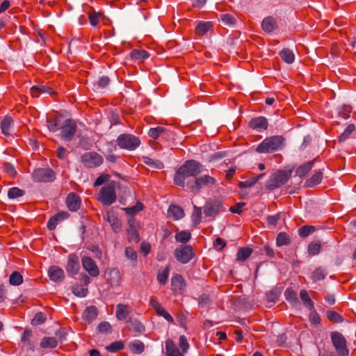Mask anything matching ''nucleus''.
I'll use <instances>...</instances> for the list:
<instances>
[{
	"label": "nucleus",
	"instance_id": "obj_36",
	"mask_svg": "<svg viewBox=\"0 0 356 356\" xmlns=\"http://www.w3.org/2000/svg\"><path fill=\"white\" fill-rule=\"evenodd\" d=\"M280 56L284 62L289 64L293 63L295 60V55L293 52L288 48L282 49L280 52Z\"/></svg>",
	"mask_w": 356,
	"mask_h": 356
},
{
	"label": "nucleus",
	"instance_id": "obj_9",
	"mask_svg": "<svg viewBox=\"0 0 356 356\" xmlns=\"http://www.w3.org/2000/svg\"><path fill=\"white\" fill-rule=\"evenodd\" d=\"M81 163L87 168H97L102 164L103 157L95 152H88L82 154Z\"/></svg>",
	"mask_w": 356,
	"mask_h": 356
},
{
	"label": "nucleus",
	"instance_id": "obj_37",
	"mask_svg": "<svg viewBox=\"0 0 356 356\" xmlns=\"http://www.w3.org/2000/svg\"><path fill=\"white\" fill-rule=\"evenodd\" d=\"M212 23L211 22H200L195 28V33L198 35L206 34L211 29Z\"/></svg>",
	"mask_w": 356,
	"mask_h": 356
},
{
	"label": "nucleus",
	"instance_id": "obj_33",
	"mask_svg": "<svg viewBox=\"0 0 356 356\" xmlns=\"http://www.w3.org/2000/svg\"><path fill=\"white\" fill-rule=\"evenodd\" d=\"M47 127L49 131L52 132H56L59 129L60 126V118L58 116L49 117L47 119Z\"/></svg>",
	"mask_w": 356,
	"mask_h": 356
},
{
	"label": "nucleus",
	"instance_id": "obj_26",
	"mask_svg": "<svg viewBox=\"0 0 356 356\" xmlns=\"http://www.w3.org/2000/svg\"><path fill=\"white\" fill-rule=\"evenodd\" d=\"M54 93L52 88L47 86L37 85L31 88V95L33 97H38L42 94L53 95Z\"/></svg>",
	"mask_w": 356,
	"mask_h": 356
},
{
	"label": "nucleus",
	"instance_id": "obj_21",
	"mask_svg": "<svg viewBox=\"0 0 356 356\" xmlns=\"http://www.w3.org/2000/svg\"><path fill=\"white\" fill-rule=\"evenodd\" d=\"M249 126L258 131H262L267 129L268 121L264 117L255 118L250 120Z\"/></svg>",
	"mask_w": 356,
	"mask_h": 356
},
{
	"label": "nucleus",
	"instance_id": "obj_18",
	"mask_svg": "<svg viewBox=\"0 0 356 356\" xmlns=\"http://www.w3.org/2000/svg\"><path fill=\"white\" fill-rule=\"evenodd\" d=\"M148 135L153 139H157L159 138L167 139L172 135V133L169 132L167 129L163 127H156L151 128L148 131Z\"/></svg>",
	"mask_w": 356,
	"mask_h": 356
},
{
	"label": "nucleus",
	"instance_id": "obj_6",
	"mask_svg": "<svg viewBox=\"0 0 356 356\" xmlns=\"http://www.w3.org/2000/svg\"><path fill=\"white\" fill-rule=\"evenodd\" d=\"M116 141L120 147L128 150H134L140 144V140L138 138L127 134L120 135Z\"/></svg>",
	"mask_w": 356,
	"mask_h": 356
},
{
	"label": "nucleus",
	"instance_id": "obj_13",
	"mask_svg": "<svg viewBox=\"0 0 356 356\" xmlns=\"http://www.w3.org/2000/svg\"><path fill=\"white\" fill-rule=\"evenodd\" d=\"M224 211L222 202L219 200H213L205 204L204 213L207 216L214 217Z\"/></svg>",
	"mask_w": 356,
	"mask_h": 356
},
{
	"label": "nucleus",
	"instance_id": "obj_50",
	"mask_svg": "<svg viewBox=\"0 0 356 356\" xmlns=\"http://www.w3.org/2000/svg\"><path fill=\"white\" fill-rule=\"evenodd\" d=\"M202 219V209L197 206L193 207V211L191 215V220L194 225H197L200 223Z\"/></svg>",
	"mask_w": 356,
	"mask_h": 356
},
{
	"label": "nucleus",
	"instance_id": "obj_8",
	"mask_svg": "<svg viewBox=\"0 0 356 356\" xmlns=\"http://www.w3.org/2000/svg\"><path fill=\"white\" fill-rule=\"evenodd\" d=\"M194 257V250L188 245H180L175 250V257L182 264L188 263Z\"/></svg>",
	"mask_w": 356,
	"mask_h": 356
},
{
	"label": "nucleus",
	"instance_id": "obj_56",
	"mask_svg": "<svg viewBox=\"0 0 356 356\" xmlns=\"http://www.w3.org/2000/svg\"><path fill=\"white\" fill-rule=\"evenodd\" d=\"M326 316L330 321L334 323H341L343 321V317L334 311H327Z\"/></svg>",
	"mask_w": 356,
	"mask_h": 356
},
{
	"label": "nucleus",
	"instance_id": "obj_1",
	"mask_svg": "<svg viewBox=\"0 0 356 356\" xmlns=\"http://www.w3.org/2000/svg\"><path fill=\"white\" fill-rule=\"evenodd\" d=\"M201 172V164L199 162L194 160L187 161L176 172L174 181L177 186H184L186 178L195 177Z\"/></svg>",
	"mask_w": 356,
	"mask_h": 356
},
{
	"label": "nucleus",
	"instance_id": "obj_54",
	"mask_svg": "<svg viewBox=\"0 0 356 356\" xmlns=\"http://www.w3.org/2000/svg\"><path fill=\"white\" fill-rule=\"evenodd\" d=\"M321 250V245L318 243H310L308 245V253L310 256L318 254Z\"/></svg>",
	"mask_w": 356,
	"mask_h": 356
},
{
	"label": "nucleus",
	"instance_id": "obj_15",
	"mask_svg": "<svg viewBox=\"0 0 356 356\" xmlns=\"http://www.w3.org/2000/svg\"><path fill=\"white\" fill-rule=\"evenodd\" d=\"M66 271L70 275H76L79 270L80 265L79 258L74 254H70L67 258Z\"/></svg>",
	"mask_w": 356,
	"mask_h": 356
},
{
	"label": "nucleus",
	"instance_id": "obj_45",
	"mask_svg": "<svg viewBox=\"0 0 356 356\" xmlns=\"http://www.w3.org/2000/svg\"><path fill=\"white\" fill-rule=\"evenodd\" d=\"M131 350L135 354H140L144 351V343L140 340H134L130 343Z\"/></svg>",
	"mask_w": 356,
	"mask_h": 356
},
{
	"label": "nucleus",
	"instance_id": "obj_24",
	"mask_svg": "<svg viewBox=\"0 0 356 356\" xmlns=\"http://www.w3.org/2000/svg\"><path fill=\"white\" fill-rule=\"evenodd\" d=\"M184 280L181 275L177 274L172 277L171 288L175 293H181L184 289Z\"/></svg>",
	"mask_w": 356,
	"mask_h": 356
},
{
	"label": "nucleus",
	"instance_id": "obj_28",
	"mask_svg": "<svg viewBox=\"0 0 356 356\" xmlns=\"http://www.w3.org/2000/svg\"><path fill=\"white\" fill-rule=\"evenodd\" d=\"M67 217L68 213L67 212H60L51 217L47 222L48 229L49 230H54L60 222L67 218Z\"/></svg>",
	"mask_w": 356,
	"mask_h": 356
},
{
	"label": "nucleus",
	"instance_id": "obj_20",
	"mask_svg": "<svg viewBox=\"0 0 356 356\" xmlns=\"http://www.w3.org/2000/svg\"><path fill=\"white\" fill-rule=\"evenodd\" d=\"M166 356H184V353L177 347L175 342L168 339L165 342Z\"/></svg>",
	"mask_w": 356,
	"mask_h": 356
},
{
	"label": "nucleus",
	"instance_id": "obj_30",
	"mask_svg": "<svg viewBox=\"0 0 356 356\" xmlns=\"http://www.w3.org/2000/svg\"><path fill=\"white\" fill-rule=\"evenodd\" d=\"M13 126V120L10 117H5L1 122L0 127L1 133L6 136H9L10 135L11 129Z\"/></svg>",
	"mask_w": 356,
	"mask_h": 356
},
{
	"label": "nucleus",
	"instance_id": "obj_58",
	"mask_svg": "<svg viewBox=\"0 0 356 356\" xmlns=\"http://www.w3.org/2000/svg\"><path fill=\"white\" fill-rule=\"evenodd\" d=\"M286 299L293 304L298 303L297 294L292 289H287L284 292Z\"/></svg>",
	"mask_w": 356,
	"mask_h": 356
},
{
	"label": "nucleus",
	"instance_id": "obj_62",
	"mask_svg": "<svg viewBox=\"0 0 356 356\" xmlns=\"http://www.w3.org/2000/svg\"><path fill=\"white\" fill-rule=\"evenodd\" d=\"M220 19L225 25H232L235 23L234 17L230 14H222Z\"/></svg>",
	"mask_w": 356,
	"mask_h": 356
},
{
	"label": "nucleus",
	"instance_id": "obj_22",
	"mask_svg": "<svg viewBox=\"0 0 356 356\" xmlns=\"http://www.w3.org/2000/svg\"><path fill=\"white\" fill-rule=\"evenodd\" d=\"M110 224L113 231L115 233L119 232L122 229L120 220L117 218L113 212H108L104 217Z\"/></svg>",
	"mask_w": 356,
	"mask_h": 356
},
{
	"label": "nucleus",
	"instance_id": "obj_34",
	"mask_svg": "<svg viewBox=\"0 0 356 356\" xmlns=\"http://www.w3.org/2000/svg\"><path fill=\"white\" fill-rule=\"evenodd\" d=\"M168 215L175 220H179L184 216V210L178 206L171 205L168 209Z\"/></svg>",
	"mask_w": 356,
	"mask_h": 356
},
{
	"label": "nucleus",
	"instance_id": "obj_61",
	"mask_svg": "<svg viewBox=\"0 0 356 356\" xmlns=\"http://www.w3.org/2000/svg\"><path fill=\"white\" fill-rule=\"evenodd\" d=\"M131 328L138 333H142L145 331V327L143 325L137 320L130 321Z\"/></svg>",
	"mask_w": 356,
	"mask_h": 356
},
{
	"label": "nucleus",
	"instance_id": "obj_49",
	"mask_svg": "<svg viewBox=\"0 0 356 356\" xmlns=\"http://www.w3.org/2000/svg\"><path fill=\"white\" fill-rule=\"evenodd\" d=\"M355 127L353 124H349L344 131L339 136V141L343 143L349 138L350 136L355 131Z\"/></svg>",
	"mask_w": 356,
	"mask_h": 356
},
{
	"label": "nucleus",
	"instance_id": "obj_3",
	"mask_svg": "<svg viewBox=\"0 0 356 356\" xmlns=\"http://www.w3.org/2000/svg\"><path fill=\"white\" fill-rule=\"evenodd\" d=\"M291 172L288 170H278L273 173L268 181L266 187L270 190H274L284 185L291 177Z\"/></svg>",
	"mask_w": 356,
	"mask_h": 356
},
{
	"label": "nucleus",
	"instance_id": "obj_2",
	"mask_svg": "<svg viewBox=\"0 0 356 356\" xmlns=\"http://www.w3.org/2000/svg\"><path fill=\"white\" fill-rule=\"evenodd\" d=\"M284 138L281 136H273L264 139L257 147L259 153H271L281 149Z\"/></svg>",
	"mask_w": 356,
	"mask_h": 356
},
{
	"label": "nucleus",
	"instance_id": "obj_41",
	"mask_svg": "<svg viewBox=\"0 0 356 356\" xmlns=\"http://www.w3.org/2000/svg\"><path fill=\"white\" fill-rule=\"evenodd\" d=\"M264 173L260 174L259 175L252 177L245 181H241L239 183V186L241 188H250L257 181H259V180H260L264 176Z\"/></svg>",
	"mask_w": 356,
	"mask_h": 356
},
{
	"label": "nucleus",
	"instance_id": "obj_52",
	"mask_svg": "<svg viewBox=\"0 0 356 356\" xmlns=\"http://www.w3.org/2000/svg\"><path fill=\"white\" fill-rule=\"evenodd\" d=\"M315 227L312 225H304L298 229V234L300 237L305 238L315 231Z\"/></svg>",
	"mask_w": 356,
	"mask_h": 356
},
{
	"label": "nucleus",
	"instance_id": "obj_11",
	"mask_svg": "<svg viewBox=\"0 0 356 356\" xmlns=\"http://www.w3.org/2000/svg\"><path fill=\"white\" fill-rule=\"evenodd\" d=\"M76 131V124L72 120H67L60 127V138L65 140H71Z\"/></svg>",
	"mask_w": 356,
	"mask_h": 356
},
{
	"label": "nucleus",
	"instance_id": "obj_47",
	"mask_svg": "<svg viewBox=\"0 0 356 356\" xmlns=\"http://www.w3.org/2000/svg\"><path fill=\"white\" fill-rule=\"evenodd\" d=\"M169 275V268L166 267L165 269H159L157 273V280L159 282L164 285L166 284Z\"/></svg>",
	"mask_w": 356,
	"mask_h": 356
},
{
	"label": "nucleus",
	"instance_id": "obj_40",
	"mask_svg": "<svg viewBox=\"0 0 356 356\" xmlns=\"http://www.w3.org/2000/svg\"><path fill=\"white\" fill-rule=\"evenodd\" d=\"M175 241L181 243H186L191 238V234L188 231H181L175 235Z\"/></svg>",
	"mask_w": 356,
	"mask_h": 356
},
{
	"label": "nucleus",
	"instance_id": "obj_60",
	"mask_svg": "<svg viewBox=\"0 0 356 356\" xmlns=\"http://www.w3.org/2000/svg\"><path fill=\"white\" fill-rule=\"evenodd\" d=\"M97 330L101 333H111L112 327L108 322L104 321L98 325Z\"/></svg>",
	"mask_w": 356,
	"mask_h": 356
},
{
	"label": "nucleus",
	"instance_id": "obj_19",
	"mask_svg": "<svg viewBox=\"0 0 356 356\" xmlns=\"http://www.w3.org/2000/svg\"><path fill=\"white\" fill-rule=\"evenodd\" d=\"M151 306L156 310L158 315L163 316L167 321L173 322V318L168 314L155 298H152L149 300Z\"/></svg>",
	"mask_w": 356,
	"mask_h": 356
},
{
	"label": "nucleus",
	"instance_id": "obj_31",
	"mask_svg": "<svg viewBox=\"0 0 356 356\" xmlns=\"http://www.w3.org/2000/svg\"><path fill=\"white\" fill-rule=\"evenodd\" d=\"M316 159L300 165L296 170V174L300 177H305L313 168Z\"/></svg>",
	"mask_w": 356,
	"mask_h": 356
},
{
	"label": "nucleus",
	"instance_id": "obj_10",
	"mask_svg": "<svg viewBox=\"0 0 356 356\" xmlns=\"http://www.w3.org/2000/svg\"><path fill=\"white\" fill-rule=\"evenodd\" d=\"M32 177L37 182H49L54 179L55 175L49 168H38L33 172Z\"/></svg>",
	"mask_w": 356,
	"mask_h": 356
},
{
	"label": "nucleus",
	"instance_id": "obj_55",
	"mask_svg": "<svg viewBox=\"0 0 356 356\" xmlns=\"http://www.w3.org/2000/svg\"><path fill=\"white\" fill-rule=\"evenodd\" d=\"M24 195V191L17 187H13L8 191V196L10 199H15Z\"/></svg>",
	"mask_w": 356,
	"mask_h": 356
},
{
	"label": "nucleus",
	"instance_id": "obj_27",
	"mask_svg": "<svg viewBox=\"0 0 356 356\" xmlns=\"http://www.w3.org/2000/svg\"><path fill=\"white\" fill-rule=\"evenodd\" d=\"M323 172L321 170H318L306 181L305 182V186L307 188H312L318 185L323 179Z\"/></svg>",
	"mask_w": 356,
	"mask_h": 356
},
{
	"label": "nucleus",
	"instance_id": "obj_23",
	"mask_svg": "<svg viewBox=\"0 0 356 356\" xmlns=\"http://www.w3.org/2000/svg\"><path fill=\"white\" fill-rule=\"evenodd\" d=\"M48 275L51 280L58 282L63 280L65 277L63 270L56 266H51L48 270Z\"/></svg>",
	"mask_w": 356,
	"mask_h": 356
},
{
	"label": "nucleus",
	"instance_id": "obj_14",
	"mask_svg": "<svg viewBox=\"0 0 356 356\" xmlns=\"http://www.w3.org/2000/svg\"><path fill=\"white\" fill-rule=\"evenodd\" d=\"M82 266L85 270L92 277H97L99 274V268L95 261L89 257H83L81 259Z\"/></svg>",
	"mask_w": 356,
	"mask_h": 356
},
{
	"label": "nucleus",
	"instance_id": "obj_32",
	"mask_svg": "<svg viewBox=\"0 0 356 356\" xmlns=\"http://www.w3.org/2000/svg\"><path fill=\"white\" fill-rule=\"evenodd\" d=\"M97 316V309L95 306L88 307L82 314V318L88 322H91Z\"/></svg>",
	"mask_w": 356,
	"mask_h": 356
},
{
	"label": "nucleus",
	"instance_id": "obj_51",
	"mask_svg": "<svg viewBox=\"0 0 356 356\" xmlns=\"http://www.w3.org/2000/svg\"><path fill=\"white\" fill-rule=\"evenodd\" d=\"M9 282L11 285L18 286L23 282V277L19 273L15 271L10 275Z\"/></svg>",
	"mask_w": 356,
	"mask_h": 356
},
{
	"label": "nucleus",
	"instance_id": "obj_12",
	"mask_svg": "<svg viewBox=\"0 0 356 356\" xmlns=\"http://www.w3.org/2000/svg\"><path fill=\"white\" fill-rule=\"evenodd\" d=\"M90 282V277L86 274L81 275V285L76 284L72 287V293L77 297H86L88 293V285Z\"/></svg>",
	"mask_w": 356,
	"mask_h": 356
},
{
	"label": "nucleus",
	"instance_id": "obj_59",
	"mask_svg": "<svg viewBox=\"0 0 356 356\" xmlns=\"http://www.w3.org/2000/svg\"><path fill=\"white\" fill-rule=\"evenodd\" d=\"M179 348L184 353H187L189 349V343L186 337L184 335H181L179 339Z\"/></svg>",
	"mask_w": 356,
	"mask_h": 356
},
{
	"label": "nucleus",
	"instance_id": "obj_44",
	"mask_svg": "<svg viewBox=\"0 0 356 356\" xmlns=\"http://www.w3.org/2000/svg\"><path fill=\"white\" fill-rule=\"evenodd\" d=\"M130 56L135 60H144L147 58L149 54L143 49H134L131 51Z\"/></svg>",
	"mask_w": 356,
	"mask_h": 356
},
{
	"label": "nucleus",
	"instance_id": "obj_53",
	"mask_svg": "<svg viewBox=\"0 0 356 356\" xmlns=\"http://www.w3.org/2000/svg\"><path fill=\"white\" fill-rule=\"evenodd\" d=\"M143 161L145 164L157 169H161L163 168V163L162 162L159 161H154L148 156H143Z\"/></svg>",
	"mask_w": 356,
	"mask_h": 356
},
{
	"label": "nucleus",
	"instance_id": "obj_35",
	"mask_svg": "<svg viewBox=\"0 0 356 356\" xmlns=\"http://www.w3.org/2000/svg\"><path fill=\"white\" fill-rule=\"evenodd\" d=\"M327 275V273L325 268L318 267L312 273L311 278L313 282H316L324 280Z\"/></svg>",
	"mask_w": 356,
	"mask_h": 356
},
{
	"label": "nucleus",
	"instance_id": "obj_42",
	"mask_svg": "<svg viewBox=\"0 0 356 356\" xmlns=\"http://www.w3.org/2000/svg\"><path fill=\"white\" fill-rule=\"evenodd\" d=\"M57 345V340L54 337H44L40 342V346L43 348H54Z\"/></svg>",
	"mask_w": 356,
	"mask_h": 356
},
{
	"label": "nucleus",
	"instance_id": "obj_38",
	"mask_svg": "<svg viewBox=\"0 0 356 356\" xmlns=\"http://www.w3.org/2000/svg\"><path fill=\"white\" fill-rule=\"evenodd\" d=\"M300 297L302 300L304 305L307 309H309V310H312L314 309V302L306 290L300 291Z\"/></svg>",
	"mask_w": 356,
	"mask_h": 356
},
{
	"label": "nucleus",
	"instance_id": "obj_25",
	"mask_svg": "<svg viewBox=\"0 0 356 356\" xmlns=\"http://www.w3.org/2000/svg\"><path fill=\"white\" fill-rule=\"evenodd\" d=\"M131 307L128 305L118 304L116 306V318L119 321H124L131 312Z\"/></svg>",
	"mask_w": 356,
	"mask_h": 356
},
{
	"label": "nucleus",
	"instance_id": "obj_43",
	"mask_svg": "<svg viewBox=\"0 0 356 356\" xmlns=\"http://www.w3.org/2000/svg\"><path fill=\"white\" fill-rule=\"evenodd\" d=\"M138 227H128L127 231L128 234V240L129 241H134L138 243L140 240L139 234L138 232Z\"/></svg>",
	"mask_w": 356,
	"mask_h": 356
},
{
	"label": "nucleus",
	"instance_id": "obj_57",
	"mask_svg": "<svg viewBox=\"0 0 356 356\" xmlns=\"http://www.w3.org/2000/svg\"><path fill=\"white\" fill-rule=\"evenodd\" d=\"M106 350L111 353H115L124 348V343L120 341L111 343L106 348Z\"/></svg>",
	"mask_w": 356,
	"mask_h": 356
},
{
	"label": "nucleus",
	"instance_id": "obj_46",
	"mask_svg": "<svg viewBox=\"0 0 356 356\" xmlns=\"http://www.w3.org/2000/svg\"><path fill=\"white\" fill-rule=\"evenodd\" d=\"M290 237L286 232H280L277 237L276 244L277 246L286 245L290 243Z\"/></svg>",
	"mask_w": 356,
	"mask_h": 356
},
{
	"label": "nucleus",
	"instance_id": "obj_5",
	"mask_svg": "<svg viewBox=\"0 0 356 356\" xmlns=\"http://www.w3.org/2000/svg\"><path fill=\"white\" fill-rule=\"evenodd\" d=\"M98 200L104 205H111L115 202V182L108 183L102 188Z\"/></svg>",
	"mask_w": 356,
	"mask_h": 356
},
{
	"label": "nucleus",
	"instance_id": "obj_63",
	"mask_svg": "<svg viewBox=\"0 0 356 356\" xmlns=\"http://www.w3.org/2000/svg\"><path fill=\"white\" fill-rule=\"evenodd\" d=\"M245 203L241 202L237 203L236 205L231 207L229 211L233 213L240 214L242 212L243 208L245 206Z\"/></svg>",
	"mask_w": 356,
	"mask_h": 356
},
{
	"label": "nucleus",
	"instance_id": "obj_17",
	"mask_svg": "<svg viewBox=\"0 0 356 356\" xmlns=\"http://www.w3.org/2000/svg\"><path fill=\"white\" fill-rule=\"evenodd\" d=\"M66 204L71 211H76L81 206V199L75 193H70L66 198Z\"/></svg>",
	"mask_w": 356,
	"mask_h": 356
},
{
	"label": "nucleus",
	"instance_id": "obj_64",
	"mask_svg": "<svg viewBox=\"0 0 356 356\" xmlns=\"http://www.w3.org/2000/svg\"><path fill=\"white\" fill-rule=\"evenodd\" d=\"M126 257L133 261H136L137 259V254L136 251L130 247H128L125 250Z\"/></svg>",
	"mask_w": 356,
	"mask_h": 356
},
{
	"label": "nucleus",
	"instance_id": "obj_16",
	"mask_svg": "<svg viewBox=\"0 0 356 356\" xmlns=\"http://www.w3.org/2000/svg\"><path fill=\"white\" fill-rule=\"evenodd\" d=\"M106 279L111 286H119L121 281V275L118 269L113 268L106 272Z\"/></svg>",
	"mask_w": 356,
	"mask_h": 356
},
{
	"label": "nucleus",
	"instance_id": "obj_7",
	"mask_svg": "<svg viewBox=\"0 0 356 356\" xmlns=\"http://www.w3.org/2000/svg\"><path fill=\"white\" fill-rule=\"evenodd\" d=\"M216 179L211 176L204 175L196 178L195 182L188 183V187L194 193H198L202 188L211 187L216 184Z\"/></svg>",
	"mask_w": 356,
	"mask_h": 356
},
{
	"label": "nucleus",
	"instance_id": "obj_29",
	"mask_svg": "<svg viewBox=\"0 0 356 356\" xmlns=\"http://www.w3.org/2000/svg\"><path fill=\"white\" fill-rule=\"evenodd\" d=\"M261 26L262 29L266 33H271L277 27L276 20L273 17L264 18Z\"/></svg>",
	"mask_w": 356,
	"mask_h": 356
},
{
	"label": "nucleus",
	"instance_id": "obj_4",
	"mask_svg": "<svg viewBox=\"0 0 356 356\" xmlns=\"http://www.w3.org/2000/svg\"><path fill=\"white\" fill-rule=\"evenodd\" d=\"M331 341L339 356H348L349 350L346 346V340L343 334L334 331L330 333Z\"/></svg>",
	"mask_w": 356,
	"mask_h": 356
},
{
	"label": "nucleus",
	"instance_id": "obj_39",
	"mask_svg": "<svg viewBox=\"0 0 356 356\" xmlns=\"http://www.w3.org/2000/svg\"><path fill=\"white\" fill-rule=\"evenodd\" d=\"M32 332L29 330H25L22 334L21 341L24 343V346H26L28 349H33V345L31 341V337Z\"/></svg>",
	"mask_w": 356,
	"mask_h": 356
},
{
	"label": "nucleus",
	"instance_id": "obj_48",
	"mask_svg": "<svg viewBox=\"0 0 356 356\" xmlns=\"http://www.w3.org/2000/svg\"><path fill=\"white\" fill-rule=\"evenodd\" d=\"M252 252V250L249 248L239 249L237 252V260L239 261H245L251 255Z\"/></svg>",
	"mask_w": 356,
	"mask_h": 356
}]
</instances>
